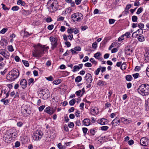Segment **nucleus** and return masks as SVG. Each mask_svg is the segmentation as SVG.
Returning <instances> with one entry per match:
<instances>
[{"label":"nucleus","instance_id":"nucleus-37","mask_svg":"<svg viewBox=\"0 0 149 149\" xmlns=\"http://www.w3.org/2000/svg\"><path fill=\"white\" fill-rule=\"evenodd\" d=\"M61 80L60 79L55 80L54 81V83L56 85H57L61 83Z\"/></svg>","mask_w":149,"mask_h":149},{"label":"nucleus","instance_id":"nucleus-53","mask_svg":"<svg viewBox=\"0 0 149 149\" xmlns=\"http://www.w3.org/2000/svg\"><path fill=\"white\" fill-rule=\"evenodd\" d=\"M45 20L47 22H52V18L50 17L46 18Z\"/></svg>","mask_w":149,"mask_h":149},{"label":"nucleus","instance_id":"nucleus-19","mask_svg":"<svg viewBox=\"0 0 149 149\" xmlns=\"http://www.w3.org/2000/svg\"><path fill=\"white\" fill-rule=\"evenodd\" d=\"M142 29H138L136 31L134 32L132 34V36L134 38H136L137 36H138L139 34H140V33H139V31H142Z\"/></svg>","mask_w":149,"mask_h":149},{"label":"nucleus","instance_id":"nucleus-42","mask_svg":"<svg viewBox=\"0 0 149 149\" xmlns=\"http://www.w3.org/2000/svg\"><path fill=\"white\" fill-rule=\"evenodd\" d=\"M1 5L2 6V8L4 10H9V8L7 6H6L3 3H2Z\"/></svg>","mask_w":149,"mask_h":149},{"label":"nucleus","instance_id":"nucleus-28","mask_svg":"<svg viewBox=\"0 0 149 149\" xmlns=\"http://www.w3.org/2000/svg\"><path fill=\"white\" fill-rule=\"evenodd\" d=\"M126 79L128 81H130L132 79V77L131 75H128L126 76Z\"/></svg>","mask_w":149,"mask_h":149},{"label":"nucleus","instance_id":"nucleus-9","mask_svg":"<svg viewBox=\"0 0 149 149\" xmlns=\"http://www.w3.org/2000/svg\"><path fill=\"white\" fill-rule=\"evenodd\" d=\"M55 109H54L53 108H51L50 107H46L44 110L45 112L50 115L53 114L55 112Z\"/></svg>","mask_w":149,"mask_h":149},{"label":"nucleus","instance_id":"nucleus-3","mask_svg":"<svg viewBox=\"0 0 149 149\" xmlns=\"http://www.w3.org/2000/svg\"><path fill=\"white\" fill-rule=\"evenodd\" d=\"M19 74L18 70L13 69L7 74L6 78L7 80L10 81H13L18 77Z\"/></svg>","mask_w":149,"mask_h":149},{"label":"nucleus","instance_id":"nucleus-21","mask_svg":"<svg viewBox=\"0 0 149 149\" xmlns=\"http://www.w3.org/2000/svg\"><path fill=\"white\" fill-rule=\"evenodd\" d=\"M145 105L146 110L149 111V98L146 101Z\"/></svg>","mask_w":149,"mask_h":149},{"label":"nucleus","instance_id":"nucleus-55","mask_svg":"<svg viewBox=\"0 0 149 149\" xmlns=\"http://www.w3.org/2000/svg\"><path fill=\"white\" fill-rule=\"evenodd\" d=\"M46 79L50 81H52L54 80V79L52 76H50L49 77H46L45 78Z\"/></svg>","mask_w":149,"mask_h":149},{"label":"nucleus","instance_id":"nucleus-59","mask_svg":"<svg viewBox=\"0 0 149 149\" xmlns=\"http://www.w3.org/2000/svg\"><path fill=\"white\" fill-rule=\"evenodd\" d=\"M74 49L77 51H80L81 50V48L80 47H76L74 48Z\"/></svg>","mask_w":149,"mask_h":149},{"label":"nucleus","instance_id":"nucleus-63","mask_svg":"<svg viewBox=\"0 0 149 149\" xmlns=\"http://www.w3.org/2000/svg\"><path fill=\"white\" fill-rule=\"evenodd\" d=\"M65 44L68 47H69L71 46V44L69 42L66 41L65 42Z\"/></svg>","mask_w":149,"mask_h":149},{"label":"nucleus","instance_id":"nucleus-11","mask_svg":"<svg viewBox=\"0 0 149 149\" xmlns=\"http://www.w3.org/2000/svg\"><path fill=\"white\" fill-rule=\"evenodd\" d=\"M20 84L22 88L24 89L27 85V82L25 79H22L20 80Z\"/></svg>","mask_w":149,"mask_h":149},{"label":"nucleus","instance_id":"nucleus-54","mask_svg":"<svg viewBox=\"0 0 149 149\" xmlns=\"http://www.w3.org/2000/svg\"><path fill=\"white\" fill-rule=\"evenodd\" d=\"M64 17L62 16H59L58 17L57 20L58 21H63L64 19Z\"/></svg>","mask_w":149,"mask_h":149},{"label":"nucleus","instance_id":"nucleus-48","mask_svg":"<svg viewBox=\"0 0 149 149\" xmlns=\"http://www.w3.org/2000/svg\"><path fill=\"white\" fill-rule=\"evenodd\" d=\"M138 26L140 29H142L144 27V25L143 24L140 23L138 24Z\"/></svg>","mask_w":149,"mask_h":149},{"label":"nucleus","instance_id":"nucleus-57","mask_svg":"<svg viewBox=\"0 0 149 149\" xmlns=\"http://www.w3.org/2000/svg\"><path fill=\"white\" fill-rule=\"evenodd\" d=\"M0 54L2 55L3 56L6 54V52L3 49L0 50Z\"/></svg>","mask_w":149,"mask_h":149},{"label":"nucleus","instance_id":"nucleus-4","mask_svg":"<svg viewBox=\"0 0 149 149\" xmlns=\"http://www.w3.org/2000/svg\"><path fill=\"white\" fill-rule=\"evenodd\" d=\"M71 18L73 22L76 23L82 19L83 16L80 13H76L72 14L71 15Z\"/></svg>","mask_w":149,"mask_h":149},{"label":"nucleus","instance_id":"nucleus-10","mask_svg":"<svg viewBox=\"0 0 149 149\" xmlns=\"http://www.w3.org/2000/svg\"><path fill=\"white\" fill-rule=\"evenodd\" d=\"M4 140L7 143H10L12 140L13 138L11 135L10 136L8 134H5L3 137Z\"/></svg>","mask_w":149,"mask_h":149},{"label":"nucleus","instance_id":"nucleus-46","mask_svg":"<svg viewBox=\"0 0 149 149\" xmlns=\"http://www.w3.org/2000/svg\"><path fill=\"white\" fill-rule=\"evenodd\" d=\"M74 124L72 122H69L68 123V126L70 128H72L74 126Z\"/></svg>","mask_w":149,"mask_h":149},{"label":"nucleus","instance_id":"nucleus-17","mask_svg":"<svg viewBox=\"0 0 149 149\" xmlns=\"http://www.w3.org/2000/svg\"><path fill=\"white\" fill-rule=\"evenodd\" d=\"M121 120L122 122L126 124L130 123L132 121V120H129V119H126L123 117H122L121 118Z\"/></svg>","mask_w":149,"mask_h":149},{"label":"nucleus","instance_id":"nucleus-33","mask_svg":"<svg viewBox=\"0 0 149 149\" xmlns=\"http://www.w3.org/2000/svg\"><path fill=\"white\" fill-rule=\"evenodd\" d=\"M92 77L91 74L87 73L86 74L85 77V80H86L91 78H92Z\"/></svg>","mask_w":149,"mask_h":149},{"label":"nucleus","instance_id":"nucleus-26","mask_svg":"<svg viewBox=\"0 0 149 149\" xmlns=\"http://www.w3.org/2000/svg\"><path fill=\"white\" fill-rule=\"evenodd\" d=\"M75 29H72L71 27H69L68 28L67 32L68 33L71 34L74 32V30Z\"/></svg>","mask_w":149,"mask_h":149},{"label":"nucleus","instance_id":"nucleus-50","mask_svg":"<svg viewBox=\"0 0 149 149\" xmlns=\"http://www.w3.org/2000/svg\"><path fill=\"white\" fill-rule=\"evenodd\" d=\"M45 105H42L39 108V110L40 112L42 111L45 107Z\"/></svg>","mask_w":149,"mask_h":149},{"label":"nucleus","instance_id":"nucleus-47","mask_svg":"<svg viewBox=\"0 0 149 149\" xmlns=\"http://www.w3.org/2000/svg\"><path fill=\"white\" fill-rule=\"evenodd\" d=\"M54 27V25H53V24L50 25H49L48 26L47 29L48 30H51L53 29Z\"/></svg>","mask_w":149,"mask_h":149},{"label":"nucleus","instance_id":"nucleus-6","mask_svg":"<svg viewBox=\"0 0 149 149\" xmlns=\"http://www.w3.org/2000/svg\"><path fill=\"white\" fill-rule=\"evenodd\" d=\"M43 135V133L40 130H38L33 133L32 137L34 140L38 141L40 139Z\"/></svg>","mask_w":149,"mask_h":149},{"label":"nucleus","instance_id":"nucleus-20","mask_svg":"<svg viewBox=\"0 0 149 149\" xmlns=\"http://www.w3.org/2000/svg\"><path fill=\"white\" fill-rule=\"evenodd\" d=\"M46 93L44 96H42L44 99H47L49 97V91H46Z\"/></svg>","mask_w":149,"mask_h":149},{"label":"nucleus","instance_id":"nucleus-25","mask_svg":"<svg viewBox=\"0 0 149 149\" xmlns=\"http://www.w3.org/2000/svg\"><path fill=\"white\" fill-rule=\"evenodd\" d=\"M145 59L146 62H149V52L146 53L145 55Z\"/></svg>","mask_w":149,"mask_h":149},{"label":"nucleus","instance_id":"nucleus-38","mask_svg":"<svg viewBox=\"0 0 149 149\" xmlns=\"http://www.w3.org/2000/svg\"><path fill=\"white\" fill-rule=\"evenodd\" d=\"M109 128V127L106 126H103L101 127V130H102L106 131L108 130Z\"/></svg>","mask_w":149,"mask_h":149},{"label":"nucleus","instance_id":"nucleus-12","mask_svg":"<svg viewBox=\"0 0 149 149\" xmlns=\"http://www.w3.org/2000/svg\"><path fill=\"white\" fill-rule=\"evenodd\" d=\"M99 112V109L97 107H94L91 108V113L93 115L95 116L98 114Z\"/></svg>","mask_w":149,"mask_h":149},{"label":"nucleus","instance_id":"nucleus-18","mask_svg":"<svg viewBox=\"0 0 149 149\" xmlns=\"http://www.w3.org/2000/svg\"><path fill=\"white\" fill-rule=\"evenodd\" d=\"M0 44L1 46H6L8 45V42L6 40L3 38L1 39L0 41Z\"/></svg>","mask_w":149,"mask_h":149},{"label":"nucleus","instance_id":"nucleus-39","mask_svg":"<svg viewBox=\"0 0 149 149\" xmlns=\"http://www.w3.org/2000/svg\"><path fill=\"white\" fill-rule=\"evenodd\" d=\"M33 81L34 79L33 78H31L29 79L28 81L29 85H30L31 83L33 82Z\"/></svg>","mask_w":149,"mask_h":149},{"label":"nucleus","instance_id":"nucleus-22","mask_svg":"<svg viewBox=\"0 0 149 149\" xmlns=\"http://www.w3.org/2000/svg\"><path fill=\"white\" fill-rule=\"evenodd\" d=\"M105 81L99 80L98 81L97 84L99 86H103L105 85Z\"/></svg>","mask_w":149,"mask_h":149},{"label":"nucleus","instance_id":"nucleus-31","mask_svg":"<svg viewBox=\"0 0 149 149\" xmlns=\"http://www.w3.org/2000/svg\"><path fill=\"white\" fill-rule=\"evenodd\" d=\"M138 17L134 15L132 17V20L133 22H137Z\"/></svg>","mask_w":149,"mask_h":149},{"label":"nucleus","instance_id":"nucleus-7","mask_svg":"<svg viewBox=\"0 0 149 149\" xmlns=\"http://www.w3.org/2000/svg\"><path fill=\"white\" fill-rule=\"evenodd\" d=\"M49 40L52 45V48L54 49L57 45V39L54 37L51 36L49 38Z\"/></svg>","mask_w":149,"mask_h":149},{"label":"nucleus","instance_id":"nucleus-56","mask_svg":"<svg viewBox=\"0 0 149 149\" xmlns=\"http://www.w3.org/2000/svg\"><path fill=\"white\" fill-rule=\"evenodd\" d=\"M84 65L87 67H91L92 65L91 64L89 63H87L84 64Z\"/></svg>","mask_w":149,"mask_h":149},{"label":"nucleus","instance_id":"nucleus-52","mask_svg":"<svg viewBox=\"0 0 149 149\" xmlns=\"http://www.w3.org/2000/svg\"><path fill=\"white\" fill-rule=\"evenodd\" d=\"M115 20L112 19H109V22L110 24H112L114 23L115 22Z\"/></svg>","mask_w":149,"mask_h":149},{"label":"nucleus","instance_id":"nucleus-32","mask_svg":"<svg viewBox=\"0 0 149 149\" xmlns=\"http://www.w3.org/2000/svg\"><path fill=\"white\" fill-rule=\"evenodd\" d=\"M143 10V8L141 7H140V8L138 9L137 11L136 12V14L137 15L140 14L142 12Z\"/></svg>","mask_w":149,"mask_h":149},{"label":"nucleus","instance_id":"nucleus-41","mask_svg":"<svg viewBox=\"0 0 149 149\" xmlns=\"http://www.w3.org/2000/svg\"><path fill=\"white\" fill-rule=\"evenodd\" d=\"M132 7L131 4H128L126 6L125 8V11L127 12L129 9Z\"/></svg>","mask_w":149,"mask_h":149},{"label":"nucleus","instance_id":"nucleus-5","mask_svg":"<svg viewBox=\"0 0 149 149\" xmlns=\"http://www.w3.org/2000/svg\"><path fill=\"white\" fill-rule=\"evenodd\" d=\"M48 4L50 5L49 8L50 12L53 13L56 10V7L57 4L56 0H50L48 2Z\"/></svg>","mask_w":149,"mask_h":149},{"label":"nucleus","instance_id":"nucleus-8","mask_svg":"<svg viewBox=\"0 0 149 149\" xmlns=\"http://www.w3.org/2000/svg\"><path fill=\"white\" fill-rule=\"evenodd\" d=\"M140 143L142 146H146L149 144V139L146 137H143L140 140Z\"/></svg>","mask_w":149,"mask_h":149},{"label":"nucleus","instance_id":"nucleus-16","mask_svg":"<svg viewBox=\"0 0 149 149\" xmlns=\"http://www.w3.org/2000/svg\"><path fill=\"white\" fill-rule=\"evenodd\" d=\"M83 124L85 126H88L90 124V120L89 119H85L83 121Z\"/></svg>","mask_w":149,"mask_h":149},{"label":"nucleus","instance_id":"nucleus-27","mask_svg":"<svg viewBox=\"0 0 149 149\" xmlns=\"http://www.w3.org/2000/svg\"><path fill=\"white\" fill-rule=\"evenodd\" d=\"M82 80V77L80 76H78L75 79V81L77 82H79L81 81Z\"/></svg>","mask_w":149,"mask_h":149},{"label":"nucleus","instance_id":"nucleus-60","mask_svg":"<svg viewBox=\"0 0 149 149\" xmlns=\"http://www.w3.org/2000/svg\"><path fill=\"white\" fill-rule=\"evenodd\" d=\"M100 68H98L97 70L95 71V74L96 75H98L100 70Z\"/></svg>","mask_w":149,"mask_h":149},{"label":"nucleus","instance_id":"nucleus-62","mask_svg":"<svg viewBox=\"0 0 149 149\" xmlns=\"http://www.w3.org/2000/svg\"><path fill=\"white\" fill-rule=\"evenodd\" d=\"M65 30V28L64 26H62L61 27L60 31L61 32H64Z\"/></svg>","mask_w":149,"mask_h":149},{"label":"nucleus","instance_id":"nucleus-45","mask_svg":"<svg viewBox=\"0 0 149 149\" xmlns=\"http://www.w3.org/2000/svg\"><path fill=\"white\" fill-rule=\"evenodd\" d=\"M90 61L91 62L93 63L95 65H96L97 63V62L94 60V58H90Z\"/></svg>","mask_w":149,"mask_h":149},{"label":"nucleus","instance_id":"nucleus-15","mask_svg":"<svg viewBox=\"0 0 149 149\" xmlns=\"http://www.w3.org/2000/svg\"><path fill=\"white\" fill-rule=\"evenodd\" d=\"M98 123L101 125L107 124L108 123V120L105 118H102L100 120L98 121Z\"/></svg>","mask_w":149,"mask_h":149},{"label":"nucleus","instance_id":"nucleus-44","mask_svg":"<svg viewBox=\"0 0 149 149\" xmlns=\"http://www.w3.org/2000/svg\"><path fill=\"white\" fill-rule=\"evenodd\" d=\"M22 62L24 65L28 67L29 66V64L28 61H22Z\"/></svg>","mask_w":149,"mask_h":149},{"label":"nucleus","instance_id":"nucleus-43","mask_svg":"<svg viewBox=\"0 0 149 149\" xmlns=\"http://www.w3.org/2000/svg\"><path fill=\"white\" fill-rule=\"evenodd\" d=\"M91 134L92 135H94L95 133V131L94 129H91L90 130Z\"/></svg>","mask_w":149,"mask_h":149},{"label":"nucleus","instance_id":"nucleus-40","mask_svg":"<svg viewBox=\"0 0 149 149\" xmlns=\"http://www.w3.org/2000/svg\"><path fill=\"white\" fill-rule=\"evenodd\" d=\"M8 50L9 51L12 52L14 51L13 47L12 45L8 46Z\"/></svg>","mask_w":149,"mask_h":149},{"label":"nucleus","instance_id":"nucleus-1","mask_svg":"<svg viewBox=\"0 0 149 149\" xmlns=\"http://www.w3.org/2000/svg\"><path fill=\"white\" fill-rule=\"evenodd\" d=\"M137 91L139 93L143 96L148 95L149 94V85L142 84L139 86Z\"/></svg>","mask_w":149,"mask_h":149},{"label":"nucleus","instance_id":"nucleus-30","mask_svg":"<svg viewBox=\"0 0 149 149\" xmlns=\"http://www.w3.org/2000/svg\"><path fill=\"white\" fill-rule=\"evenodd\" d=\"M76 100L75 99H73L71 100L69 102V104L71 105L72 106L74 105L75 103Z\"/></svg>","mask_w":149,"mask_h":149},{"label":"nucleus","instance_id":"nucleus-13","mask_svg":"<svg viewBox=\"0 0 149 149\" xmlns=\"http://www.w3.org/2000/svg\"><path fill=\"white\" fill-rule=\"evenodd\" d=\"M120 120L118 119L117 117H116L112 122V124L113 126H117L118 123H120Z\"/></svg>","mask_w":149,"mask_h":149},{"label":"nucleus","instance_id":"nucleus-34","mask_svg":"<svg viewBox=\"0 0 149 149\" xmlns=\"http://www.w3.org/2000/svg\"><path fill=\"white\" fill-rule=\"evenodd\" d=\"M93 80L92 77L86 80V82L87 84L88 83H91Z\"/></svg>","mask_w":149,"mask_h":149},{"label":"nucleus","instance_id":"nucleus-51","mask_svg":"<svg viewBox=\"0 0 149 149\" xmlns=\"http://www.w3.org/2000/svg\"><path fill=\"white\" fill-rule=\"evenodd\" d=\"M97 46V43L96 42L93 43L92 45V48L95 49H96Z\"/></svg>","mask_w":149,"mask_h":149},{"label":"nucleus","instance_id":"nucleus-49","mask_svg":"<svg viewBox=\"0 0 149 149\" xmlns=\"http://www.w3.org/2000/svg\"><path fill=\"white\" fill-rule=\"evenodd\" d=\"M70 51L72 52V54H76L78 53L77 52V51L74 49V48L71 49Z\"/></svg>","mask_w":149,"mask_h":149},{"label":"nucleus","instance_id":"nucleus-61","mask_svg":"<svg viewBox=\"0 0 149 149\" xmlns=\"http://www.w3.org/2000/svg\"><path fill=\"white\" fill-rule=\"evenodd\" d=\"M146 71V74L148 77H149V65H148Z\"/></svg>","mask_w":149,"mask_h":149},{"label":"nucleus","instance_id":"nucleus-2","mask_svg":"<svg viewBox=\"0 0 149 149\" xmlns=\"http://www.w3.org/2000/svg\"><path fill=\"white\" fill-rule=\"evenodd\" d=\"M44 46L39 44L38 46L35 47V50L33 52V55L36 57H41L44 54L43 48Z\"/></svg>","mask_w":149,"mask_h":149},{"label":"nucleus","instance_id":"nucleus-23","mask_svg":"<svg viewBox=\"0 0 149 149\" xmlns=\"http://www.w3.org/2000/svg\"><path fill=\"white\" fill-rule=\"evenodd\" d=\"M101 56V54L100 52H97L94 55V56L95 58L97 59H99L100 56Z\"/></svg>","mask_w":149,"mask_h":149},{"label":"nucleus","instance_id":"nucleus-14","mask_svg":"<svg viewBox=\"0 0 149 149\" xmlns=\"http://www.w3.org/2000/svg\"><path fill=\"white\" fill-rule=\"evenodd\" d=\"M83 67V64H80L79 65H75L73 67V69L72 70V71L74 72L77 71L79 70L80 69L82 68Z\"/></svg>","mask_w":149,"mask_h":149},{"label":"nucleus","instance_id":"nucleus-35","mask_svg":"<svg viewBox=\"0 0 149 149\" xmlns=\"http://www.w3.org/2000/svg\"><path fill=\"white\" fill-rule=\"evenodd\" d=\"M7 30L8 29L7 28H4L1 31L0 33H1L3 34H4L7 31Z\"/></svg>","mask_w":149,"mask_h":149},{"label":"nucleus","instance_id":"nucleus-29","mask_svg":"<svg viewBox=\"0 0 149 149\" xmlns=\"http://www.w3.org/2000/svg\"><path fill=\"white\" fill-rule=\"evenodd\" d=\"M126 66L127 65L125 63H123L122 64L120 68L122 70H123L126 69Z\"/></svg>","mask_w":149,"mask_h":149},{"label":"nucleus","instance_id":"nucleus-24","mask_svg":"<svg viewBox=\"0 0 149 149\" xmlns=\"http://www.w3.org/2000/svg\"><path fill=\"white\" fill-rule=\"evenodd\" d=\"M138 40L140 42H143L145 40V37L143 35L140 36L138 38Z\"/></svg>","mask_w":149,"mask_h":149},{"label":"nucleus","instance_id":"nucleus-36","mask_svg":"<svg viewBox=\"0 0 149 149\" xmlns=\"http://www.w3.org/2000/svg\"><path fill=\"white\" fill-rule=\"evenodd\" d=\"M19 9V7L17 6H14L13 7L11 8V10L14 11H17Z\"/></svg>","mask_w":149,"mask_h":149},{"label":"nucleus","instance_id":"nucleus-58","mask_svg":"<svg viewBox=\"0 0 149 149\" xmlns=\"http://www.w3.org/2000/svg\"><path fill=\"white\" fill-rule=\"evenodd\" d=\"M124 36L125 35H123L121 36V37H119L118 38V41L120 42L123 40H124Z\"/></svg>","mask_w":149,"mask_h":149},{"label":"nucleus","instance_id":"nucleus-64","mask_svg":"<svg viewBox=\"0 0 149 149\" xmlns=\"http://www.w3.org/2000/svg\"><path fill=\"white\" fill-rule=\"evenodd\" d=\"M82 130L83 132V133L84 134H86L87 132L88 129H87V128L86 127H83L82 128Z\"/></svg>","mask_w":149,"mask_h":149}]
</instances>
